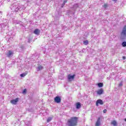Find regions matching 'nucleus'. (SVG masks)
<instances>
[{
    "label": "nucleus",
    "instance_id": "nucleus-6",
    "mask_svg": "<svg viewBox=\"0 0 126 126\" xmlns=\"http://www.w3.org/2000/svg\"><path fill=\"white\" fill-rule=\"evenodd\" d=\"M61 100L62 99H61V97L59 96H56L54 98L55 102H56V103H61Z\"/></svg>",
    "mask_w": 126,
    "mask_h": 126
},
{
    "label": "nucleus",
    "instance_id": "nucleus-12",
    "mask_svg": "<svg viewBox=\"0 0 126 126\" xmlns=\"http://www.w3.org/2000/svg\"><path fill=\"white\" fill-rule=\"evenodd\" d=\"M76 108L78 110L80 109V108H81V103L80 102H77L76 104Z\"/></svg>",
    "mask_w": 126,
    "mask_h": 126
},
{
    "label": "nucleus",
    "instance_id": "nucleus-9",
    "mask_svg": "<svg viewBox=\"0 0 126 126\" xmlns=\"http://www.w3.org/2000/svg\"><path fill=\"white\" fill-rule=\"evenodd\" d=\"M40 32V30L38 29H36L34 31L33 33L35 35H39Z\"/></svg>",
    "mask_w": 126,
    "mask_h": 126
},
{
    "label": "nucleus",
    "instance_id": "nucleus-25",
    "mask_svg": "<svg viewBox=\"0 0 126 126\" xmlns=\"http://www.w3.org/2000/svg\"><path fill=\"white\" fill-rule=\"evenodd\" d=\"M103 112L104 113H107V109L103 110Z\"/></svg>",
    "mask_w": 126,
    "mask_h": 126
},
{
    "label": "nucleus",
    "instance_id": "nucleus-18",
    "mask_svg": "<svg viewBox=\"0 0 126 126\" xmlns=\"http://www.w3.org/2000/svg\"><path fill=\"white\" fill-rule=\"evenodd\" d=\"M97 85L98 86V87H103V83H99L98 84H97Z\"/></svg>",
    "mask_w": 126,
    "mask_h": 126
},
{
    "label": "nucleus",
    "instance_id": "nucleus-10",
    "mask_svg": "<svg viewBox=\"0 0 126 126\" xmlns=\"http://www.w3.org/2000/svg\"><path fill=\"white\" fill-rule=\"evenodd\" d=\"M103 92L104 91L103 90V89H100L97 91V94L98 95H102Z\"/></svg>",
    "mask_w": 126,
    "mask_h": 126
},
{
    "label": "nucleus",
    "instance_id": "nucleus-11",
    "mask_svg": "<svg viewBox=\"0 0 126 126\" xmlns=\"http://www.w3.org/2000/svg\"><path fill=\"white\" fill-rule=\"evenodd\" d=\"M101 120V118L99 117L96 122L95 126H100L101 125V123L100 122V121Z\"/></svg>",
    "mask_w": 126,
    "mask_h": 126
},
{
    "label": "nucleus",
    "instance_id": "nucleus-19",
    "mask_svg": "<svg viewBox=\"0 0 126 126\" xmlns=\"http://www.w3.org/2000/svg\"><path fill=\"white\" fill-rule=\"evenodd\" d=\"M83 43L84 45H88V40H85Z\"/></svg>",
    "mask_w": 126,
    "mask_h": 126
},
{
    "label": "nucleus",
    "instance_id": "nucleus-7",
    "mask_svg": "<svg viewBox=\"0 0 126 126\" xmlns=\"http://www.w3.org/2000/svg\"><path fill=\"white\" fill-rule=\"evenodd\" d=\"M19 100V98H16L15 99H13V100H11V104H13V105H15V104H16V103L17 102H18Z\"/></svg>",
    "mask_w": 126,
    "mask_h": 126
},
{
    "label": "nucleus",
    "instance_id": "nucleus-14",
    "mask_svg": "<svg viewBox=\"0 0 126 126\" xmlns=\"http://www.w3.org/2000/svg\"><path fill=\"white\" fill-rule=\"evenodd\" d=\"M78 8V4H74L72 7V10H76Z\"/></svg>",
    "mask_w": 126,
    "mask_h": 126
},
{
    "label": "nucleus",
    "instance_id": "nucleus-23",
    "mask_svg": "<svg viewBox=\"0 0 126 126\" xmlns=\"http://www.w3.org/2000/svg\"><path fill=\"white\" fill-rule=\"evenodd\" d=\"M103 7H104V8H107V7H108V4H105L104 5H103Z\"/></svg>",
    "mask_w": 126,
    "mask_h": 126
},
{
    "label": "nucleus",
    "instance_id": "nucleus-2",
    "mask_svg": "<svg viewBox=\"0 0 126 126\" xmlns=\"http://www.w3.org/2000/svg\"><path fill=\"white\" fill-rule=\"evenodd\" d=\"M78 123V118L76 117H71L69 119L67 122V125L68 126H76Z\"/></svg>",
    "mask_w": 126,
    "mask_h": 126
},
{
    "label": "nucleus",
    "instance_id": "nucleus-26",
    "mask_svg": "<svg viewBox=\"0 0 126 126\" xmlns=\"http://www.w3.org/2000/svg\"><path fill=\"white\" fill-rule=\"evenodd\" d=\"M122 58H123V59L124 60H126V58L125 56H123Z\"/></svg>",
    "mask_w": 126,
    "mask_h": 126
},
{
    "label": "nucleus",
    "instance_id": "nucleus-13",
    "mask_svg": "<svg viewBox=\"0 0 126 126\" xmlns=\"http://www.w3.org/2000/svg\"><path fill=\"white\" fill-rule=\"evenodd\" d=\"M74 75H69L68 76V79L69 80H72L73 79H74Z\"/></svg>",
    "mask_w": 126,
    "mask_h": 126
},
{
    "label": "nucleus",
    "instance_id": "nucleus-21",
    "mask_svg": "<svg viewBox=\"0 0 126 126\" xmlns=\"http://www.w3.org/2000/svg\"><path fill=\"white\" fill-rule=\"evenodd\" d=\"M25 75H26V73H22V74H20L21 77H24V76H25Z\"/></svg>",
    "mask_w": 126,
    "mask_h": 126
},
{
    "label": "nucleus",
    "instance_id": "nucleus-22",
    "mask_svg": "<svg viewBox=\"0 0 126 126\" xmlns=\"http://www.w3.org/2000/svg\"><path fill=\"white\" fill-rule=\"evenodd\" d=\"M27 91V90H26V89H24L22 92L23 94H26Z\"/></svg>",
    "mask_w": 126,
    "mask_h": 126
},
{
    "label": "nucleus",
    "instance_id": "nucleus-1",
    "mask_svg": "<svg viewBox=\"0 0 126 126\" xmlns=\"http://www.w3.org/2000/svg\"><path fill=\"white\" fill-rule=\"evenodd\" d=\"M10 8L12 10V11L20 12L21 10H24L26 8L24 5H21L19 6V4H18V3H13L11 5Z\"/></svg>",
    "mask_w": 126,
    "mask_h": 126
},
{
    "label": "nucleus",
    "instance_id": "nucleus-20",
    "mask_svg": "<svg viewBox=\"0 0 126 126\" xmlns=\"http://www.w3.org/2000/svg\"><path fill=\"white\" fill-rule=\"evenodd\" d=\"M122 46L123 47H126V42L124 41L122 43Z\"/></svg>",
    "mask_w": 126,
    "mask_h": 126
},
{
    "label": "nucleus",
    "instance_id": "nucleus-17",
    "mask_svg": "<svg viewBox=\"0 0 126 126\" xmlns=\"http://www.w3.org/2000/svg\"><path fill=\"white\" fill-rule=\"evenodd\" d=\"M53 120V117H48V118L47 119V123H50V122H51V121H52Z\"/></svg>",
    "mask_w": 126,
    "mask_h": 126
},
{
    "label": "nucleus",
    "instance_id": "nucleus-28",
    "mask_svg": "<svg viewBox=\"0 0 126 126\" xmlns=\"http://www.w3.org/2000/svg\"><path fill=\"white\" fill-rule=\"evenodd\" d=\"M28 42H29V43H30V40H29V41H28Z\"/></svg>",
    "mask_w": 126,
    "mask_h": 126
},
{
    "label": "nucleus",
    "instance_id": "nucleus-16",
    "mask_svg": "<svg viewBox=\"0 0 126 126\" xmlns=\"http://www.w3.org/2000/svg\"><path fill=\"white\" fill-rule=\"evenodd\" d=\"M111 125H112L114 126H118L117 123V121H116V120H114L113 121H112L111 122Z\"/></svg>",
    "mask_w": 126,
    "mask_h": 126
},
{
    "label": "nucleus",
    "instance_id": "nucleus-3",
    "mask_svg": "<svg viewBox=\"0 0 126 126\" xmlns=\"http://www.w3.org/2000/svg\"><path fill=\"white\" fill-rule=\"evenodd\" d=\"M121 38L122 39H126V26H125L121 33Z\"/></svg>",
    "mask_w": 126,
    "mask_h": 126
},
{
    "label": "nucleus",
    "instance_id": "nucleus-8",
    "mask_svg": "<svg viewBox=\"0 0 126 126\" xmlns=\"http://www.w3.org/2000/svg\"><path fill=\"white\" fill-rule=\"evenodd\" d=\"M44 68V67L42 65H38V66L36 67L37 71H40V70H42Z\"/></svg>",
    "mask_w": 126,
    "mask_h": 126
},
{
    "label": "nucleus",
    "instance_id": "nucleus-5",
    "mask_svg": "<svg viewBox=\"0 0 126 126\" xmlns=\"http://www.w3.org/2000/svg\"><path fill=\"white\" fill-rule=\"evenodd\" d=\"M13 56V52L11 50H9L7 54V57L8 58H11Z\"/></svg>",
    "mask_w": 126,
    "mask_h": 126
},
{
    "label": "nucleus",
    "instance_id": "nucleus-27",
    "mask_svg": "<svg viewBox=\"0 0 126 126\" xmlns=\"http://www.w3.org/2000/svg\"><path fill=\"white\" fill-rule=\"evenodd\" d=\"M114 0V1H115V2H116V1H117V0Z\"/></svg>",
    "mask_w": 126,
    "mask_h": 126
},
{
    "label": "nucleus",
    "instance_id": "nucleus-4",
    "mask_svg": "<svg viewBox=\"0 0 126 126\" xmlns=\"http://www.w3.org/2000/svg\"><path fill=\"white\" fill-rule=\"evenodd\" d=\"M99 105H103L104 104V102H103V100L101 99H98L96 102V106L98 107V106H99Z\"/></svg>",
    "mask_w": 126,
    "mask_h": 126
},
{
    "label": "nucleus",
    "instance_id": "nucleus-15",
    "mask_svg": "<svg viewBox=\"0 0 126 126\" xmlns=\"http://www.w3.org/2000/svg\"><path fill=\"white\" fill-rule=\"evenodd\" d=\"M68 0H63V3L61 4V7H63L65 5V3L67 2Z\"/></svg>",
    "mask_w": 126,
    "mask_h": 126
},
{
    "label": "nucleus",
    "instance_id": "nucleus-29",
    "mask_svg": "<svg viewBox=\"0 0 126 126\" xmlns=\"http://www.w3.org/2000/svg\"><path fill=\"white\" fill-rule=\"evenodd\" d=\"M108 79H110V78H107Z\"/></svg>",
    "mask_w": 126,
    "mask_h": 126
},
{
    "label": "nucleus",
    "instance_id": "nucleus-24",
    "mask_svg": "<svg viewBox=\"0 0 126 126\" xmlns=\"http://www.w3.org/2000/svg\"><path fill=\"white\" fill-rule=\"evenodd\" d=\"M119 87H122L123 86V82H121L119 85Z\"/></svg>",
    "mask_w": 126,
    "mask_h": 126
}]
</instances>
